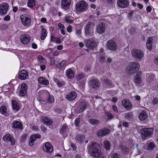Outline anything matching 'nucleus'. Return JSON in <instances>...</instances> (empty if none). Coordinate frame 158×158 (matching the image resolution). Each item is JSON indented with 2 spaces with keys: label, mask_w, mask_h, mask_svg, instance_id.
<instances>
[{
  "label": "nucleus",
  "mask_w": 158,
  "mask_h": 158,
  "mask_svg": "<svg viewBox=\"0 0 158 158\" xmlns=\"http://www.w3.org/2000/svg\"><path fill=\"white\" fill-rule=\"evenodd\" d=\"M87 148L90 155L95 158L99 157L101 155V149L99 145L92 142L87 146Z\"/></svg>",
  "instance_id": "nucleus-1"
},
{
  "label": "nucleus",
  "mask_w": 158,
  "mask_h": 158,
  "mask_svg": "<svg viewBox=\"0 0 158 158\" xmlns=\"http://www.w3.org/2000/svg\"><path fill=\"white\" fill-rule=\"evenodd\" d=\"M131 53L133 58L138 61L141 60L144 57L143 52L142 50L138 49H132L131 51Z\"/></svg>",
  "instance_id": "nucleus-2"
},
{
  "label": "nucleus",
  "mask_w": 158,
  "mask_h": 158,
  "mask_svg": "<svg viewBox=\"0 0 158 158\" xmlns=\"http://www.w3.org/2000/svg\"><path fill=\"white\" fill-rule=\"evenodd\" d=\"M139 65L137 62L130 63L127 68V70L131 74H133L139 69Z\"/></svg>",
  "instance_id": "nucleus-3"
},
{
  "label": "nucleus",
  "mask_w": 158,
  "mask_h": 158,
  "mask_svg": "<svg viewBox=\"0 0 158 158\" xmlns=\"http://www.w3.org/2000/svg\"><path fill=\"white\" fill-rule=\"evenodd\" d=\"M154 130L152 128H144L141 131L142 139H146L150 137L153 134Z\"/></svg>",
  "instance_id": "nucleus-4"
},
{
  "label": "nucleus",
  "mask_w": 158,
  "mask_h": 158,
  "mask_svg": "<svg viewBox=\"0 0 158 158\" xmlns=\"http://www.w3.org/2000/svg\"><path fill=\"white\" fill-rule=\"evenodd\" d=\"M87 3L85 1H81L77 4L76 9L79 12H83L87 10Z\"/></svg>",
  "instance_id": "nucleus-5"
},
{
  "label": "nucleus",
  "mask_w": 158,
  "mask_h": 158,
  "mask_svg": "<svg viewBox=\"0 0 158 158\" xmlns=\"http://www.w3.org/2000/svg\"><path fill=\"white\" fill-rule=\"evenodd\" d=\"M20 19L22 24L25 27H28L31 24V18L28 15L25 14L22 15L20 16Z\"/></svg>",
  "instance_id": "nucleus-6"
},
{
  "label": "nucleus",
  "mask_w": 158,
  "mask_h": 158,
  "mask_svg": "<svg viewBox=\"0 0 158 158\" xmlns=\"http://www.w3.org/2000/svg\"><path fill=\"white\" fill-rule=\"evenodd\" d=\"M9 9V5L8 4L3 3L0 4V14L5 15L7 14Z\"/></svg>",
  "instance_id": "nucleus-7"
},
{
  "label": "nucleus",
  "mask_w": 158,
  "mask_h": 158,
  "mask_svg": "<svg viewBox=\"0 0 158 158\" xmlns=\"http://www.w3.org/2000/svg\"><path fill=\"white\" fill-rule=\"evenodd\" d=\"M156 43L155 41L154 40H153L152 38L149 37L146 43L147 48L149 50H152L153 47H155Z\"/></svg>",
  "instance_id": "nucleus-8"
},
{
  "label": "nucleus",
  "mask_w": 158,
  "mask_h": 158,
  "mask_svg": "<svg viewBox=\"0 0 158 158\" xmlns=\"http://www.w3.org/2000/svg\"><path fill=\"white\" fill-rule=\"evenodd\" d=\"M110 132V130L107 128H104L98 130L96 133L97 136L101 138L109 134Z\"/></svg>",
  "instance_id": "nucleus-9"
},
{
  "label": "nucleus",
  "mask_w": 158,
  "mask_h": 158,
  "mask_svg": "<svg viewBox=\"0 0 158 158\" xmlns=\"http://www.w3.org/2000/svg\"><path fill=\"white\" fill-rule=\"evenodd\" d=\"M86 47L89 48L93 49L96 47V44L94 40L92 39L87 40L85 41Z\"/></svg>",
  "instance_id": "nucleus-10"
},
{
  "label": "nucleus",
  "mask_w": 158,
  "mask_h": 158,
  "mask_svg": "<svg viewBox=\"0 0 158 158\" xmlns=\"http://www.w3.org/2000/svg\"><path fill=\"white\" fill-rule=\"evenodd\" d=\"M2 139L6 142H11L12 145H15V140L13 139L12 136L10 134H7L3 136Z\"/></svg>",
  "instance_id": "nucleus-11"
},
{
  "label": "nucleus",
  "mask_w": 158,
  "mask_h": 158,
  "mask_svg": "<svg viewBox=\"0 0 158 158\" xmlns=\"http://www.w3.org/2000/svg\"><path fill=\"white\" fill-rule=\"evenodd\" d=\"M43 148L44 151L48 153H51L53 150V148L51 144L49 142H46L43 145Z\"/></svg>",
  "instance_id": "nucleus-12"
},
{
  "label": "nucleus",
  "mask_w": 158,
  "mask_h": 158,
  "mask_svg": "<svg viewBox=\"0 0 158 158\" xmlns=\"http://www.w3.org/2000/svg\"><path fill=\"white\" fill-rule=\"evenodd\" d=\"M27 86L25 83H23L21 85L20 89L19 92V95L20 96H24L26 94Z\"/></svg>",
  "instance_id": "nucleus-13"
},
{
  "label": "nucleus",
  "mask_w": 158,
  "mask_h": 158,
  "mask_svg": "<svg viewBox=\"0 0 158 158\" xmlns=\"http://www.w3.org/2000/svg\"><path fill=\"white\" fill-rule=\"evenodd\" d=\"M49 95V93L47 91L43 90L37 93V97L38 99L41 100V98H44L46 97H48Z\"/></svg>",
  "instance_id": "nucleus-14"
},
{
  "label": "nucleus",
  "mask_w": 158,
  "mask_h": 158,
  "mask_svg": "<svg viewBox=\"0 0 158 158\" xmlns=\"http://www.w3.org/2000/svg\"><path fill=\"white\" fill-rule=\"evenodd\" d=\"M77 97V94L73 91H72L66 95V98L69 101L73 100Z\"/></svg>",
  "instance_id": "nucleus-15"
},
{
  "label": "nucleus",
  "mask_w": 158,
  "mask_h": 158,
  "mask_svg": "<svg viewBox=\"0 0 158 158\" xmlns=\"http://www.w3.org/2000/svg\"><path fill=\"white\" fill-rule=\"evenodd\" d=\"M20 40L22 43L24 44H27L30 42V38L28 35L25 34L21 36Z\"/></svg>",
  "instance_id": "nucleus-16"
},
{
  "label": "nucleus",
  "mask_w": 158,
  "mask_h": 158,
  "mask_svg": "<svg viewBox=\"0 0 158 158\" xmlns=\"http://www.w3.org/2000/svg\"><path fill=\"white\" fill-rule=\"evenodd\" d=\"M107 47L110 50H114L117 48L115 42L112 40L108 41L107 43Z\"/></svg>",
  "instance_id": "nucleus-17"
},
{
  "label": "nucleus",
  "mask_w": 158,
  "mask_h": 158,
  "mask_svg": "<svg viewBox=\"0 0 158 158\" xmlns=\"http://www.w3.org/2000/svg\"><path fill=\"white\" fill-rule=\"evenodd\" d=\"M105 24L104 23H100L96 28V31L99 34L103 33L105 32Z\"/></svg>",
  "instance_id": "nucleus-18"
},
{
  "label": "nucleus",
  "mask_w": 158,
  "mask_h": 158,
  "mask_svg": "<svg viewBox=\"0 0 158 158\" xmlns=\"http://www.w3.org/2000/svg\"><path fill=\"white\" fill-rule=\"evenodd\" d=\"M118 6L121 8H126L128 5L129 3L128 0H118L117 2Z\"/></svg>",
  "instance_id": "nucleus-19"
},
{
  "label": "nucleus",
  "mask_w": 158,
  "mask_h": 158,
  "mask_svg": "<svg viewBox=\"0 0 158 158\" xmlns=\"http://www.w3.org/2000/svg\"><path fill=\"white\" fill-rule=\"evenodd\" d=\"M70 0H62L61 6L62 8L65 10L68 9L70 5Z\"/></svg>",
  "instance_id": "nucleus-20"
},
{
  "label": "nucleus",
  "mask_w": 158,
  "mask_h": 158,
  "mask_svg": "<svg viewBox=\"0 0 158 158\" xmlns=\"http://www.w3.org/2000/svg\"><path fill=\"white\" fill-rule=\"evenodd\" d=\"M91 24L92 23L89 22L84 27L85 34L88 35L90 34L92 30V29L91 27Z\"/></svg>",
  "instance_id": "nucleus-21"
},
{
  "label": "nucleus",
  "mask_w": 158,
  "mask_h": 158,
  "mask_svg": "<svg viewBox=\"0 0 158 158\" xmlns=\"http://www.w3.org/2000/svg\"><path fill=\"white\" fill-rule=\"evenodd\" d=\"M86 106V102L85 101L80 102L77 109V112L79 113L81 112L85 109Z\"/></svg>",
  "instance_id": "nucleus-22"
},
{
  "label": "nucleus",
  "mask_w": 158,
  "mask_h": 158,
  "mask_svg": "<svg viewBox=\"0 0 158 158\" xmlns=\"http://www.w3.org/2000/svg\"><path fill=\"white\" fill-rule=\"evenodd\" d=\"M19 78L22 80H25L28 78V73L26 71L23 70L19 73Z\"/></svg>",
  "instance_id": "nucleus-23"
},
{
  "label": "nucleus",
  "mask_w": 158,
  "mask_h": 158,
  "mask_svg": "<svg viewBox=\"0 0 158 158\" xmlns=\"http://www.w3.org/2000/svg\"><path fill=\"white\" fill-rule=\"evenodd\" d=\"M41 120L44 124L48 125H51L53 122L52 120L45 117H41Z\"/></svg>",
  "instance_id": "nucleus-24"
},
{
  "label": "nucleus",
  "mask_w": 158,
  "mask_h": 158,
  "mask_svg": "<svg viewBox=\"0 0 158 158\" xmlns=\"http://www.w3.org/2000/svg\"><path fill=\"white\" fill-rule=\"evenodd\" d=\"M90 84L91 86L95 89L99 87L100 85V83L98 80L95 79H92L90 81Z\"/></svg>",
  "instance_id": "nucleus-25"
},
{
  "label": "nucleus",
  "mask_w": 158,
  "mask_h": 158,
  "mask_svg": "<svg viewBox=\"0 0 158 158\" xmlns=\"http://www.w3.org/2000/svg\"><path fill=\"white\" fill-rule=\"evenodd\" d=\"M38 83L41 85H47L49 84V82L48 80L43 77H40L38 79Z\"/></svg>",
  "instance_id": "nucleus-26"
},
{
  "label": "nucleus",
  "mask_w": 158,
  "mask_h": 158,
  "mask_svg": "<svg viewBox=\"0 0 158 158\" xmlns=\"http://www.w3.org/2000/svg\"><path fill=\"white\" fill-rule=\"evenodd\" d=\"M123 106L127 109H130L132 106L131 103L126 100H123L122 102Z\"/></svg>",
  "instance_id": "nucleus-27"
},
{
  "label": "nucleus",
  "mask_w": 158,
  "mask_h": 158,
  "mask_svg": "<svg viewBox=\"0 0 158 158\" xmlns=\"http://www.w3.org/2000/svg\"><path fill=\"white\" fill-rule=\"evenodd\" d=\"M41 28L42 29L41 33L40 38L41 40H44L47 36V31L43 26H41Z\"/></svg>",
  "instance_id": "nucleus-28"
},
{
  "label": "nucleus",
  "mask_w": 158,
  "mask_h": 158,
  "mask_svg": "<svg viewBox=\"0 0 158 158\" xmlns=\"http://www.w3.org/2000/svg\"><path fill=\"white\" fill-rule=\"evenodd\" d=\"M11 103L13 109L15 111H18L20 108V106L17 102L12 100Z\"/></svg>",
  "instance_id": "nucleus-29"
},
{
  "label": "nucleus",
  "mask_w": 158,
  "mask_h": 158,
  "mask_svg": "<svg viewBox=\"0 0 158 158\" xmlns=\"http://www.w3.org/2000/svg\"><path fill=\"white\" fill-rule=\"evenodd\" d=\"M66 75L68 78L72 79L74 77V72L71 68L69 69L66 71Z\"/></svg>",
  "instance_id": "nucleus-30"
},
{
  "label": "nucleus",
  "mask_w": 158,
  "mask_h": 158,
  "mask_svg": "<svg viewBox=\"0 0 158 158\" xmlns=\"http://www.w3.org/2000/svg\"><path fill=\"white\" fill-rule=\"evenodd\" d=\"M12 126L14 128H19L20 129L22 128V124L19 121H14L12 123Z\"/></svg>",
  "instance_id": "nucleus-31"
},
{
  "label": "nucleus",
  "mask_w": 158,
  "mask_h": 158,
  "mask_svg": "<svg viewBox=\"0 0 158 158\" xmlns=\"http://www.w3.org/2000/svg\"><path fill=\"white\" fill-rule=\"evenodd\" d=\"M85 137L83 135H77L76 136L75 139L77 143L80 144L82 143Z\"/></svg>",
  "instance_id": "nucleus-32"
},
{
  "label": "nucleus",
  "mask_w": 158,
  "mask_h": 158,
  "mask_svg": "<svg viewBox=\"0 0 158 158\" xmlns=\"http://www.w3.org/2000/svg\"><path fill=\"white\" fill-rule=\"evenodd\" d=\"M147 117V115L144 110L140 113L139 116V119L141 120H144L146 119Z\"/></svg>",
  "instance_id": "nucleus-33"
},
{
  "label": "nucleus",
  "mask_w": 158,
  "mask_h": 158,
  "mask_svg": "<svg viewBox=\"0 0 158 158\" xmlns=\"http://www.w3.org/2000/svg\"><path fill=\"white\" fill-rule=\"evenodd\" d=\"M147 81L148 83L152 82L153 80L154 75L152 74H148L147 75Z\"/></svg>",
  "instance_id": "nucleus-34"
},
{
  "label": "nucleus",
  "mask_w": 158,
  "mask_h": 158,
  "mask_svg": "<svg viewBox=\"0 0 158 158\" xmlns=\"http://www.w3.org/2000/svg\"><path fill=\"white\" fill-rule=\"evenodd\" d=\"M134 81L136 84H140L141 82V77L139 74H137L134 77Z\"/></svg>",
  "instance_id": "nucleus-35"
},
{
  "label": "nucleus",
  "mask_w": 158,
  "mask_h": 158,
  "mask_svg": "<svg viewBox=\"0 0 158 158\" xmlns=\"http://www.w3.org/2000/svg\"><path fill=\"white\" fill-rule=\"evenodd\" d=\"M0 111L2 114L4 116H7L9 114L6 111V107L5 106H2L1 107Z\"/></svg>",
  "instance_id": "nucleus-36"
},
{
  "label": "nucleus",
  "mask_w": 158,
  "mask_h": 158,
  "mask_svg": "<svg viewBox=\"0 0 158 158\" xmlns=\"http://www.w3.org/2000/svg\"><path fill=\"white\" fill-rule=\"evenodd\" d=\"M65 22L69 23H72L73 22V18L70 16H67L65 17Z\"/></svg>",
  "instance_id": "nucleus-37"
},
{
  "label": "nucleus",
  "mask_w": 158,
  "mask_h": 158,
  "mask_svg": "<svg viewBox=\"0 0 158 158\" xmlns=\"http://www.w3.org/2000/svg\"><path fill=\"white\" fill-rule=\"evenodd\" d=\"M27 5L31 8L33 7L36 5L35 0H29Z\"/></svg>",
  "instance_id": "nucleus-38"
},
{
  "label": "nucleus",
  "mask_w": 158,
  "mask_h": 158,
  "mask_svg": "<svg viewBox=\"0 0 158 158\" xmlns=\"http://www.w3.org/2000/svg\"><path fill=\"white\" fill-rule=\"evenodd\" d=\"M104 146L105 148L108 150H109L110 147V142L107 140L105 141L104 143Z\"/></svg>",
  "instance_id": "nucleus-39"
},
{
  "label": "nucleus",
  "mask_w": 158,
  "mask_h": 158,
  "mask_svg": "<svg viewBox=\"0 0 158 158\" xmlns=\"http://www.w3.org/2000/svg\"><path fill=\"white\" fill-rule=\"evenodd\" d=\"M89 123L93 125H96L98 123V120L91 119L89 120Z\"/></svg>",
  "instance_id": "nucleus-40"
},
{
  "label": "nucleus",
  "mask_w": 158,
  "mask_h": 158,
  "mask_svg": "<svg viewBox=\"0 0 158 158\" xmlns=\"http://www.w3.org/2000/svg\"><path fill=\"white\" fill-rule=\"evenodd\" d=\"M51 41L56 42L58 44H60L61 42V40L57 37H55L51 36Z\"/></svg>",
  "instance_id": "nucleus-41"
},
{
  "label": "nucleus",
  "mask_w": 158,
  "mask_h": 158,
  "mask_svg": "<svg viewBox=\"0 0 158 158\" xmlns=\"http://www.w3.org/2000/svg\"><path fill=\"white\" fill-rule=\"evenodd\" d=\"M155 147V145L154 143L153 142H150L148 144V149L151 150L154 149Z\"/></svg>",
  "instance_id": "nucleus-42"
},
{
  "label": "nucleus",
  "mask_w": 158,
  "mask_h": 158,
  "mask_svg": "<svg viewBox=\"0 0 158 158\" xmlns=\"http://www.w3.org/2000/svg\"><path fill=\"white\" fill-rule=\"evenodd\" d=\"M48 98L47 100L46 101V102H48L49 103H52L54 102V97L52 95H49Z\"/></svg>",
  "instance_id": "nucleus-43"
},
{
  "label": "nucleus",
  "mask_w": 158,
  "mask_h": 158,
  "mask_svg": "<svg viewBox=\"0 0 158 158\" xmlns=\"http://www.w3.org/2000/svg\"><path fill=\"white\" fill-rule=\"evenodd\" d=\"M40 135L39 134H36L35 135H32L30 138L35 141L37 139H40Z\"/></svg>",
  "instance_id": "nucleus-44"
},
{
  "label": "nucleus",
  "mask_w": 158,
  "mask_h": 158,
  "mask_svg": "<svg viewBox=\"0 0 158 158\" xmlns=\"http://www.w3.org/2000/svg\"><path fill=\"white\" fill-rule=\"evenodd\" d=\"M67 127L66 125L64 124L62 126V127L61 130V133H64L67 131Z\"/></svg>",
  "instance_id": "nucleus-45"
},
{
  "label": "nucleus",
  "mask_w": 158,
  "mask_h": 158,
  "mask_svg": "<svg viewBox=\"0 0 158 158\" xmlns=\"http://www.w3.org/2000/svg\"><path fill=\"white\" fill-rule=\"evenodd\" d=\"M129 151V150L127 147H124L122 148V152L124 154H128Z\"/></svg>",
  "instance_id": "nucleus-46"
},
{
  "label": "nucleus",
  "mask_w": 158,
  "mask_h": 158,
  "mask_svg": "<svg viewBox=\"0 0 158 158\" xmlns=\"http://www.w3.org/2000/svg\"><path fill=\"white\" fill-rule=\"evenodd\" d=\"M38 60L41 63H46L45 60L41 56L39 55L38 56Z\"/></svg>",
  "instance_id": "nucleus-47"
},
{
  "label": "nucleus",
  "mask_w": 158,
  "mask_h": 158,
  "mask_svg": "<svg viewBox=\"0 0 158 158\" xmlns=\"http://www.w3.org/2000/svg\"><path fill=\"white\" fill-rule=\"evenodd\" d=\"M104 116L105 117H106L108 119H111L113 118V116L111 114L108 112H106L105 113Z\"/></svg>",
  "instance_id": "nucleus-48"
},
{
  "label": "nucleus",
  "mask_w": 158,
  "mask_h": 158,
  "mask_svg": "<svg viewBox=\"0 0 158 158\" xmlns=\"http://www.w3.org/2000/svg\"><path fill=\"white\" fill-rule=\"evenodd\" d=\"M152 102L153 105H156L158 103V98L156 97L154 98Z\"/></svg>",
  "instance_id": "nucleus-49"
},
{
  "label": "nucleus",
  "mask_w": 158,
  "mask_h": 158,
  "mask_svg": "<svg viewBox=\"0 0 158 158\" xmlns=\"http://www.w3.org/2000/svg\"><path fill=\"white\" fill-rule=\"evenodd\" d=\"M83 77V74L81 73L78 74L76 76V79L77 81L81 80Z\"/></svg>",
  "instance_id": "nucleus-50"
},
{
  "label": "nucleus",
  "mask_w": 158,
  "mask_h": 158,
  "mask_svg": "<svg viewBox=\"0 0 158 158\" xmlns=\"http://www.w3.org/2000/svg\"><path fill=\"white\" fill-rule=\"evenodd\" d=\"M81 33V30L80 29H77L76 32V35L77 36H79Z\"/></svg>",
  "instance_id": "nucleus-51"
},
{
  "label": "nucleus",
  "mask_w": 158,
  "mask_h": 158,
  "mask_svg": "<svg viewBox=\"0 0 158 158\" xmlns=\"http://www.w3.org/2000/svg\"><path fill=\"white\" fill-rule=\"evenodd\" d=\"M66 63V60H64L60 62L59 63V64L60 67H62Z\"/></svg>",
  "instance_id": "nucleus-52"
},
{
  "label": "nucleus",
  "mask_w": 158,
  "mask_h": 158,
  "mask_svg": "<svg viewBox=\"0 0 158 158\" xmlns=\"http://www.w3.org/2000/svg\"><path fill=\"white\" fill-rule=\"evenodd\" d=\"M80 121V120L79 118H77L75 119V124L76 126H78Z\"/></svg>",
  "instance_id": "nucleus-53"
},
{
  "label": "nucleus",
  "mask_w": 158,
  "mask_h": 158,
  "mask_svg": "<svg viewBox=\"0 0 158 158\" xmlns=\"http://www.w3.org/2000/svg\"><path fill=\"white\" fill-rule=\"evenodd\" d=\"M118 155L116 153H114L111 155V158H118Z\"/></svg>",
  "instance_id": "nucleus-54"
},
{
  "label": "nucleus",
  "mask_w": 158,
  "mask_h": 158,
  "mask_svg": "<svg viewBox=\"0 0 158 158\" xmlns=\"http://www.w3.org/2000/svg\"><path fill=\"white\" fill-rule=\"evenodd\" d=\"M90 68V66L89 65L86 66L84 68V71L86 72H87L89 71Z\"/></svg>",
  "instance_id": "nucleus-55"
},
{
  "label": "nucleus",
  "mask_w": 158,
  "mask_h": 158,
  "mask_svg": "<svg viewBox=\"0 0 158 158\" xmlns=\"http://www.w3.org/2000/svg\"><path fill=\"white\" fill-rule=\"evenodd\" d=\"M58 26L59 28L60 29V30L61 29H64V26L61 24V23H60L58 24Z\"/></svg>",
  "instance_id": "nucleus-56"
},
{
  "label": "nucleus",
  "mask_w": 158,
  "mask_h": 158,
  "mask_svg": "<svg viewBox=\"0 0 158 158\" xmlns=\"http://www.w3.org/2000/svg\"><path fill=\"white\" fill-rule=\"evenodd\" d=\"M10 17L8 15H6L4 18V20L5 21H8L10 20Z\"/></svg>",
  "instance_id": "nucleus-57"
},
{
  "label": "nucleus",
  "mask_w": 158,
  "mask_h": 158,
  "mask_svg": "<svg viewBox=\"0 0 158 158\" xmlns=\"http://www.w3.org/2000/svg\"><path fill=\"white\" fill-rule=\"evenodd\" d=\"M72 27L70 25H69L67 27V31L69 32H70L72 31Z\"/></svg>",
  "instance_id": "nucleus-58"
},
{
  "label": "nucleus",
  "mask_w": 158,
  "mask_h": 158,
  "mask_svg": "<svg viewBox=\"0 0 158 158\" xmlns=\"http://www.w3.org/2000/svg\"><path fill=\"white\" fill-rule=\"evenodd\" d=\"M112 110L115 112H117L118 111L117 107L115 106H112Z\"/></svg>",
  "instance_id": "nucleus-59"
},
{
  "label": "nucleus",
  "mask_w": 158,
  "mask_h": 158,
  "mask_svg": "<svg viewBox=\"0 0 158 158\" xmlns=\"http://www.w3.org/2000/svg\"><path fill=\"white\" fill-rule=\"evenodd\" d=\"M154 61L156 64L158 65V56L154 58Z\"/></svg>",
  "instance_id": "nucleus-60"
},
{
  "label": "nucleus",
  "mask_w": 158,
  "mask_h": 158,
  "mask_svg": "<svg viewBox=\"0 0 158 158\" xmlns=\"http://www.w3.org/2000/svg\"><path fill=\"white\" fill-rule=\"evenodd\" d=\"M107 1L109 4L113 5L114 3V0H107Z\"/></svg>",
  "instance_id": "nucleus-61"
},
{
  "label": "nucleus",
  "mask_w": 158,
  "mask_h": 158,
  "mask_svg": "<svg viewBox=\"0 0 158 158\" xmlns=\"http://www.w3.org/2000/svg\"><path fill=\"white\" fill-rule=\"evenodd\" d=\"M105 59L104 56H102L101 58L98 59V60L100 62H103Z\"/></svg>",
  "instance_id": "nucleus-62"
},
{
  "label": "nucleus",
  "mask_w": 158,
  "mask_h": 158,
  "mask_svg": "<svg viewBox=\"0 0 158 158\" xmlns=\"http://www.w3.org/2000/svg\"><path fill=\"white\" fill-rule=\"evenodd\" d=\"M34 141L33 140H32V139L30 138L29 141V145L31 146L33 145L34 144Z\"/></svg>",
  "instance_id": "nucleus-63"
},
{
  "label": "nucleus",
  "mask_w": 158,
  "mask_h": 158,
  "mask_svg": "<svg viewBox=\"0 0 158 158\" xmlns=\"http://www.w3.org/2000/svg\"><path fill=\"white\" fill-rule=\"evenodd\" d=\"M152 7L150 6H148L146 8V10L148 12H150L152 10Z\"/></svg>",
  "instance_id": "nucleus-64"
}]
</instances>
